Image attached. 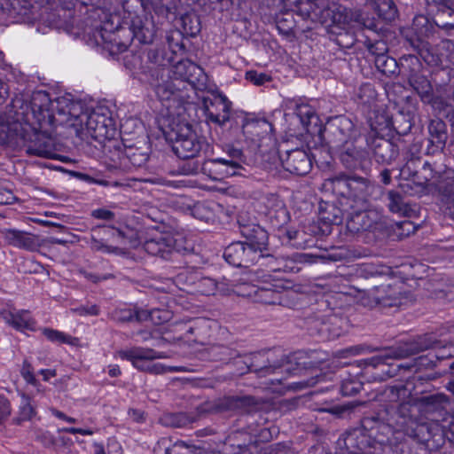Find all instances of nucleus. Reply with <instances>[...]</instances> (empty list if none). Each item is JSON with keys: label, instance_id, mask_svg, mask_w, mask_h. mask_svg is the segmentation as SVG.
Segmentation results:
<instances>
[{"label": "nucleus", "instance_id": "nucleus-1", "mask_svg": "<svg viewBox=\"0 0 454 454\" xmlns=\"http://www.w3.org/2000/svg\"><path fill=\"white\" fill-rule=\"evenodd\" d=\"M156 35V27L152 18L135 16L129 27H117L116 31L102 28L100 36L112 56L126 52L132 40L140 43H152Z\"/></svg>", "mask_w": 454, "mask_h": 454}, {"label": "nucleus", "instance_id": "nucleus-2", "mask_svg": "<svg viewBox=\"0 0 454 454\" xmlns=\"http://www.w3.org/2000/svg\"><path fill=\"white\" fill-rule=\"evenodd\" d=\"M391 411L382 408L365 415L360 421V427L346 431L339 439V444L343 442L348 450H362L364 444L363 441H358L359 435H367L380 444L387 442L395 427L390 418Z\"/></svg>", "mask_w": 454, "mask_h": 454}, {"label": "nucleus", "instance_id": "nucleus-3", "mask_svg": "<svg viewBox=\"0 0 454 454\" xmlns=\"http://www.w3.org/2000/svg\"><path fill=\"white\" fill-rule=\"evenodd\" d=\"M325 186L341 197L340 206H347L349 208L367 207L369 198L374 190V185L368 178L347 174H340L326 179Z\"/></svg>", "mask_w": 454, "mask_h": 454}, {"label": "nucleus", "instance_id": "nucleus-4", "mask_svg": "<svg viewBox=\"0 0 454 454\" xmlns=\"http://www.w3.org/2000/svg\"><path fill=\"white\" fill-rule=\"evenodd\" d=\"M166 141L180 159H190L207 153L211 148L205 137H199L189 124H175L164 130Z\"/></svg>", "mask_w": 454, "mask_h": 454}, {"label": "nucleus", "instance_id": "nucleus-5", "mask_svg": "<svg viewBox=\"0 0 454 454\" xmlns=\"http://www.w3.org/2000/svg\"><path fill=\"white\" fill-rule=\"evenodd\" d=\"M433 347L434 342L430 338L421 336L411 341L402 343L396 348L388 349L385 355L376 356L367 359L366 364L373 368H380L383 375L387 378H392L397 375V372L403 365L388 363V360L392 358H407L432 348Z\"/></svg>", "mask_w": 454, "mask_h": 454}, {"label": "nucleus", "instance_id": "nucleus-6", "mask_svg": "<svg viewBox=\"0 0 454 454\" xmlns=\"http://www.w3.org/2000/svg\"><path fill=\"white\" fill-rule=\"evenodd\" d=\"M223 155L205 160L201 165V171L214 180L241 175L244 169L246 156L242 150L231 145H225L223 148Z\"/></svg>", "mask_w": 454, "mask_h": 454}, {"label": "nucleus", "instance_id": "nucleus-7", "mask_svg": "<svg viewBox=\"0 0 454 454\" xmlns=\"http://www.w3.org/2000/svg\"><path fill=\"white\" fill-rule=\"evenodd\" d=\"M433 30L434 25L427 17L417 15L413 19L411 27L404 34L405 47L412 49L428 63L433 62V60L428 59L430 53L425 39L433 33Z\"/></svg>", "mask_w": 454, "mask_h": 454}, {"label": "nucleus", "instance_id": "nucleus-8", "mask_svg": "<svg viewBox=\"0 0 454 454\" xmlns=\"http://www.w3.org/2000/svg\"><path fill=\"white\" fill-rule=\"evenodd\" d=\"M55 125H67L77 133L83 131V123L89 114V110L80 101H71L66 98H56Z\"/></svg>", "mask_w": 454, "mask_h": 454}, {"label": "nucleus", "instance_id": "nucleus-9", "mask_svg": "<svg viewBox=\"0 0 454 454\" xmlns=\"http://www.w3.org/2000/svg\"><path fill=\"white\" fill-rule=\"evenodd\" d=\"M164 61V57L156 49H150L142 53L130 51L123 57L124 66L134 74L141 75L140 79L144 82L151 75L153 70L158 66H162Z\"/></svg>", "mask_w": 454, "mask_h": 454}, {"label": "nucleus", "instance_id": "nucleus-10", "mask_svg": "<svg viewBox=\"0 0 454 454\" xmlns=\"http://www.w3.org/2000/svg\"><path fill=\"white\" fill-rule=\"evenodd\" d=\"M364 208H348L347 215V229L351 233L371 231L381 232L386 228L382 216L375 211Z\"/></svg>", "mask_w": 454, "mask_h": 454}, {"label": "nucleus", "instance_id": "nucleus-11", "mask_svg": "<svg viewBox=\"0 0 454 454\" xmlns=\"http://www.w3.org/2000/svg\"><path fill=\"white\" fill-rule=\"evenodd\" d=\"M145 82H147L152 87L160 101H168L171 98H180L181 89L179 84L176 83V79H171L165 61L162 66H158L155 70H153V73Z\"/></svg>", "mask_w": 454, "mask_h": 454}, {"label": "nucleus", "instance_id": "nucleus-12", "mask_svg": "<svg viewBox=\"0 0 454 454\" xmlns=\"http://www.w3.org/2000/svg\"><path fill=\"white\" fill-rule=\"evenodd\" d=\"M360 139H356L346 145L340 152L339 159L342 166L348 170H360L367 174L372 166L369 152L359 144Z\"/></svg>", "mask_w": 454, "mask_h": 454}, {"label": "nucleus", "instance_id": "nucleus-13", "mask_svg": "<svg viewBox=\"0 0 454 454\" xmlns=\"http://www.w3.org/2000/svg\"><path fill=\"white\" fill-rule=\"evenodd\" d=\"M202 105L207 121L223 127L230 121L231 102L224 95L212 93L203 98Z\"/></svg>", "mask_w": 454, "mask_h": 454}, {"label": "nucleus", "instance_id": "nucleus-14", "mask_svg": "<svg viewBox=\"0 0 454 454\" xmlns=\"http://www.w3.org/2000/svg\"><path fill=\"white\" fill-rule=\"evenodd\" d=\"M262 254L242 241H236L225 247V261L238 268H249L260 262Z\"/></svg>", "mask_w": 454, "mask_h": 454}, {"label": "nucleus", "instance_id": "nucleus-15", "mask_svg": "<svg viewBox=\"0 0 454 454\" xmlns=\"http://www.w3.org/2000/svg\"><path fill=\"white\" fill-rule=\"evenodd\" d=\"M353 129L350 120L341 117L325 128L322 138L329 150H342L346 145H349L348 139Z\"/></svg>", "mask_w": 454, "mask_h": 454}, {"label": "nucleus", "instance_id": "nucleus-16", "mask_svg": "<svg viewBox=\"0 0 454 454\" xmlns=\"http://www.w3.org/2000/svg\"><path fill=\"white\" fill-rule=\"evenodd\" d=\"M238 224L239 233L245 239L243 243L256 248L262 254L269 251V234L264 228L241 215L238 216Z\"/></svg>", "mask_w": 454, "mask_h": 454}, {"label": "nucleus", "instance_id": "nucleus-17", "mask_svg": "<svg viewBox=\"0 0 454 454\" xmlns=\"http://www.w3.org/2000/svg\"><path fill=\"white\" fill-rule=\"evenodd\" d=\"M32 107V118L39 124L55 125L56 99L52 100L46 91L39 90L32 94L30 98Z\"/></svg>", "mask_w": 454, "mask_h": 454}, {"label": "nucleus", "instance_id": "nucleus-18", "mask_svg": "<svg viewBox=\"0 0 454 454\" xmlns=\"http://www.w3.org/2000/svg\"><path fill=\"white\" fill-rule=\"evenodd\" d=\"M372 133L365 138V143L371 150L378 163L390 164L398 156L399 150L396 145L383 137L377 136L374 132L378 127L371 124Z\"/></svg>", "mask_w": 454, "mask_h": 454}, {"label": "nucleus", "instance_id": "nucleus-19", "mask_svg": "<svg viewBox=\"0 0 454 454\" xmlns=\"http://www.w3.org/2000/svg\"><path fill=\"white\" fill-rule=\"evenodd\" d=\"M325 19L330 20L331 32L333 29L345 30L347 27L355 21L362 20V12L358 9H349L342 4L333 3L322 10Z\"/></svg>", "mask_w": 454, "mask_h": 454}, {"label": "nucleus", "instance_id": "nucleus-20", "mask_svg": "<svg viewBox=\"0 0 454 454\" xmlns=\"http://www.w3.org/2000/svg\"><path fill=\"white\" fill-rule=\"evenodd\" d=\"M308 254L301 253H294L292 255L274 256L267 252L263 253L260 265L267 268L270 272H294L299 271L297 263L308 262Z\"/></svg>", "mask_w": 454, "mask_h": 454}, {"label": "nucleus", "instance_id": "nucleus-21", "mask_svg": "<svg viewBox=\"0 0 454 454\" xmlns=\"http://www.w3.org/2000/svg\"><path fill=\"white\" fill-rule=\"evenodd\" d=\"M400 176L403 179L411 180L421 191L434 177L431 165L420 159H410L400 169Z\"/></svg>", "mask_w": 454, "mask_h": 454}, {"label": "nucleus", "instance_id": "nucleus-22", "mask_svg": "<svg viewBox=\"0 0 454 454\" xmlns=\"http://www.w3.org/2000/svg\"><path fill=\"white\" fill-rule=\"evenodd\" d=\"M278 155L283 168L291 174L305 176L312 168L311 159L303 149L279 150Z\"/></svg>", "mask_w": 454, "mask_h": 454}, {"label": "nucleus", "instance_id": "nucleus-23", "mask_svg": "<svg viewBox=\"0 0 454 454\" xmlns=\"http://www.w3.org/2000/svg\"><path fill=\"white\" fill-rule=\"evenodd\" d=\"M433 21L439 28L454 29V0H425Z\"/></svg>", "mask_w": 454, "mask_h": 454}, {"label": "nucleus", "instance_id": "nucleus-24", "mask_svg": "<svg viewBox=\"0 0 454 454\" xmlns=\"http://www.w3.org/2000/svg\"><path fill=\"white\" fill-rule=\"evenodd\" d=\"M83 130L96 140H106L114 132L113 121L105 113L90 111L83 123Z\"/></svg>", "mask_w": 454, "mask_h": 454}, {"label": "nucleus", "instance_id": "nucleus-25", "mask_svg": "<svg viewBox=\"0 0 454 454\" xmlns=\"http://www.w3.org/2000/svg\"><path fill=\"white\" fill-rule=\"evenodd\" d=\"M144 249L153 256L168 260L174 254L181 251V246L171 234H160L147 239Z\"/></svg>", "mask_w": 454, "mask_h": 454}, {"label": "nucleus", "instance_id": "nucleus-26", "mask_svg": "<svg viewBox=\"0 0 454 454\" xmlns=\"http://www.w3.org/2000/svg\"><path fill=\"white\" fill-rule=\"evenodd\" d=\"M175 74L180 79H176L178 84L188 82L196 90L206 87L207 76L203 69L190 60H181L175 66Z\"/></svg>", "mask_w": 454, "mask_h": 454}, {"label": "nucleus", "instance_id": "nucleus-27", "mask_svg": "<svg viewBox=\"0 0 454 454\" xmlns=\"http://www.w3.org/2000/svg\"><path fill=\"white\" fill-rule=\"evenodd\" d=\"M424 412L435 421H443L449 414L450 402L449 397L442 393L422 396L419 399Z\"/></svg>", "mask_w": 454, "mask_h": 454}, {"label": "nucleus", "instance_id": "nucleus-28", "mask_svg": "<svg viewBox=\"0 0 454 454\" xmlns=\"http://www.w3.org/2000/svg\"><path fill=\"white\" fill-rule=\"evenodd\" d=\"M118 355L121 359L130 361L133 366L137 369L147 372L149 365H151L148 361L167 357L163 352H158L153 348L141 347H134L129 349L120 350Z\"/></svg>", "mask_w": 454, "mask_h": 454}, {"label": "nucleus", "instance_id": "nucleus-29", "mask_svg": "<svg viewBox=\"0 0 454 454\" xmlns=\"http://www.w3.org/2000/svg\"><path fill=\"white\" fill-rule=\"evenodd\" d=\"M263 284L261 286L245 284L239 286V292H241V295L253 298L256 302L264 304H276L279 302V293L271 288L266 279H263Z\"/></svg>", "mask_w": 454, "mask_h": 454}, {"label": "nucleus", "instance_id": "nucleus-30", "mask_svg": "<svg viewBox=\"0 0 454 454\" xmlns=\"http://www.w3.org/2000/svg\"><path fill=\"white\" fill-rule=\"evenodd\" d=\"M0 234L5 242L18 248L36 251L41 244L35 235L15 230V229H0Z\"/></svg>", "mask_w": 454, "mask_h": 454}, {"label": "nucleus", "instance_id": "nucleus-31", "mask_svg": "<svg viewBox=\"0 0 454 454\" xmlns=\"http://www.w3.org/2000/svg\"><path fill=\"white\" fill-rule=\"evenodd\" d=\"M429 145L427 149V154H435L443 151L448 140L447 125L441 119L431 120L428 127Z\"/></svg>", "mask_w": 454, "mask_h": 454}, {"label": "nucleus", "instance_id": "nucleus-32", "mask_svg": "<svg viewBox=\"0 0 454 454\" xmlns=\"http://www.w3.org/2000/svg\"><path fill=\"white\" fill-rule=\"evenodd\" d=\"M376 300L380 308L399 307L402 305L403 296L399 289L390 284L376 286L373 288Z\"/></svg>", "mask_w": 454, "mask_h": 454}, {"label": "nucleus", "instance_id": "nucleus-33", "mask_svg": "<svg viewBox=\"0 0 454 454\" xmlns=\"http://www.w3.org/2000/svg\"><path fill=\"white\" fill-rule=\"evenodd\" d=\"M253 403L250 396H225L216 400L207 410L215 413L243 410Z\"/></svg>", "mask_w": 454, "mask_h": 454}, {"label": "nucleus", "instance_id": "nucleus-34", "mask_svg": "<svg viewBox=\"0 0 454 454\" xmlns=\"http://www.w3.org/2000/svg\"><path fill=\"white\" fill-rule=\"evenodd\" d=\"M35 140L26 146L27 153L42 158L54 159L56 153L53 140L40 134H35Z\"/></svg>", "mask_w": 454, "mask_h": 454}, {"label": "nucleus", "instance_id": "nucleus-35", "mask_svg": "<svg viewBox=\"0 0 454 454\" xmlns=\"http://www.w3.org/2000/svg\"><path fill=\"white\" fill-rule=\"evenodd\" d=\"M0 317L7 323L18 331L23 330H34L35 322L29 316V311L20 310L17 313H13L9 310H2Z\"/></svg>", "mask_w": 454, "mask_h": 454}, {"label": "nucleus", "instance_id": "nucleus-36", "mask_svg": "<svg viewBox=\"0 0 454 454\" xmlns=\"http://www.w3.org/2000/svg\"><path fill=\"white\" fill-rule=\"evenodd\" d=\"M408 82L413 90L419 95L423 103L428 105H433L434 103L433 86L422 72L410 78Z\"/></svg>", "mask_w": 454, "mask_h": 454}, {"label": "nucleus", "instance_id": "nucleus-37", "mask_svg": "<svg viewBox=\"0 0 454 454\" xmlns=\"http://www.w3.org/2000/svg\"><path fill=\"white\" fill-rule=\"evenodd\" d=\"M339 207L334 204L325 203L319 207V220L326 225L341 224L345 215H348V207L341 206Z\"/></svg>", "mask_w": 454, "mask_h": 454}, {"label": "nucleus", "instance_id": "nucleus-38", "mask_svg": "<svg viewBox=\"0 0 454 454\" xmlns=\"http://www.w3.org/2000/svg\"><path fill=\"white\" fill-rule=\"evenodd\" d=\"M438 191L444 214L454 220V176L440 182Z\"/></svg>", "mask_w": 454, "mask_h": 454}, {"label": "nucleus", "instance_id": "nucleus-39", "mask_svg": "<svg viewBox=\"0 0 454 454\" xmlns=\"http://www.w3.org/2000/svg\"><path fill=\"white\" fill-rule=\"evenodd\" d=\"M264 355L257 354L253 357V361L249 365V370L254 372L259 377H264L273 374L277 370L281 369L282 363H276L273 357L268 354L266 359H263Z\"/></svg>", "mask_w": 454, "mask_h": 454}, {"label": "nucleus", "instance_id": "nucleus-40", "mask_svg": "<svg viewBox=\"0 0 454 454\" xmlns=\"http://www.w3.org/2000/svg\"><path fill=\"white\" fill-rule=\"evenodd\" d=\"M125 150L127 148L118 140L107 138L103 144V153L106 159L115 168L121 167L126 160Z\"/></svg>", "mask_w": 454, "mask_h": 454}, {"label": "nucleus", "instance_id": "nucleus-41", "mask_svg": "<svg viewBox=\"0 0 454 454\" xmlns=\"http://www.w3.org/2000/svg\"><path fill=\"white\" fill-rule=\"evenodd\" d=\"M245 435L241 432L230 434L223 442V454H251L249 445L241 439Z\"/></svg>", "mask_w": 454, "mask_h": 454}, {"label": "nucleus", "instance_id": "nucleus-42", "mask_svg": "<svg viewBox=\"0 0 454 454\" xmlns=\"http://www.w3.org/2000/svg\"><path fill=\"white\" fill-rule=\"evenodd\" d=\"M309 330L311 335L318 336L322 340H333L340 335L337 329H333V323L330 319H313L309 323Z\"/></svg>", "mask_w": 454, "mask_h": 454}, {"label": "nucleus", "instance_id": "nucleus-43", "mask_svg": "<svg viewBox=\"0 0 454 454\" xmlns=\"http://www.w3.org/2000/svg\"><path fill=\"white\" fill-rule=\"evenodd\" d=\"M398 72L407 80L422 72L419 58L412 53L403 55L398 60Z\"/></svg>", "mask_w": 454, "mask_h": 454}, {"label": "nucleus", "instance_id": "nucleus-44", "mask_svg": "<svg viewBox=\"0 0 454 454\" xmlns=\"http://www.w3.org/2000/svg\"><path fill=\"white\" fill-rule=\"evenodd\" d=\"M31 101H27L22 96H16L11 103V112L16 122H31L32 118Z\"/></svg>", "mask_w": 454, "mask_h": 454}, {"label": "nucleus", "instance_id": "nucleus-45", "mask_svg": "<svg viewBox=\"0 0 454 454\" xmlns=\"http://www.w3.org/2000/svg\"><path fill=\"white\" fill-rule=\"evenodd\" d=\"M273 126L266 119L252 120L243 125V133L254 140L270 134Z\"/></svg>", "mask_w": 454, "mask_h": 454}, {"label": "nucleus", "instance_id": "nucleus-46", "mask_svg": "<svg viewBox=\"0 0 454 454\" xmlns=\"http://www.w3.org/2000/svg\"><path fill=\"white\" fill-rule=\"evenodd\" d=\"M295 114L300 120L303 129L308 133L312 132L310 129L312 124H314L315 127L317 125L318 118L312 106L308 104L297 105L295 108Z\"/></svg>", "mask_w": 454, "mask_h": 454}, {"label": "nucleus", "instance_id": "nucleus-47", "mask_svg": "<svg viewBox=\"0 0 454 454\" xmlns=\"http://www.w3.org/2000/svg\"><path fill=\"white\" fill-rule=\"evenodd\" d=\"M367 4L385 20L391 21L396 15V8L392 0H367Z\"/></svg>", "mask_w": 454, "mask_h": 454}, {"label": "nucleus", "instance_id": "nucleus-48", "mask_svg": "<svg viewBox=\"0 0 454 454\" xmlns=\"http://www.w3.org/2000/svg\"><path fill=\"white\" fill-rule=\"evenodd\" d=\"M35 415V408L32 405L31 397L22 394L19 406L18 415L13 418L12 421L16 425H21L23 421L30 420Z\"/></svg>", "mask_w": 454, "mask_h": 454}, {"label": "nucleus", "instance_id": "nucleus-49", "mask_svg": "<svg viewBox=\"0 0 454 454\" xmlns=\"http://www.w3.org/2000/svg\"><path fill=\"white\" fill-rule=\"evenodd\" d=\"M196 420L195 417L184 412L168 413L162 418L163 424L171 427H184Z\"/></svg>", "mask_w": 454, "mask_h": 454}, {"label": "nucleus", "instance_id": "nucleus-50", "mask_svg": "<svg viewBox=\"0 0 454 454\" xmlns=\"http://www.w3.org/2000/svg\"><path fill=\"white\" fill-rule=\"evenodd\" d=\"M379 37L380 36L364 35V44L375 59L387 55L388 52L387 43Z\"/></svg>", "mask_w": 454, "mask_h": 454}, {"label": "nucleus", "instance_id": "nucleus-51", "mask_svg": "<svg viewBox=\"0 0 454 454\" xmlns=\"http://www.w3.org/2000/svg\"><path fill=\"white\" fill-rule=\"evenodd\" d=\"M385 410H391L390 418L394 425H399L396 417L406 419L411 416L412 405L409 402H402L400 403H390L384 407Z\"/></svg>", "mask_w": 454, "mask_h": 454}, {"label": "nucleus", "instance_id": "nucleus-52", "mask_svg": "<svg viewBox=\"0 0 454 454\" xmlns=\"http://www.w3.org/2000/svg\"><path fill=\"white\" fill-rule=\"evenodd\" d=\"M182 27L184 34L196 36L201 29L200 17L196 13H185L181 17Z\"/></svg>", "mask_w": 454, "mask_h": 454}, {"label": "nucleus", "instance_id": "nucleus-53", "mask_svg": "<svg viewBox=\"0 0 454 454\" xmlns=\"http://www.w3.org/2000/svg\"><path fill=\"white\" fill-rule=\"evenodd\" d=\"M276 27L278 32L284 35L289 36L294 35L295 20L293 13L285 12L278 15L276 18Z\"/></svg>", "mask_w": 454, "mask_h": 454}, {"label": "nucleus", "instance_id": "nucleus-54", "mask_svg": "<svg viewBox=\"0 0 454 454\" xmlns=\"http://www.w3.org/2000/svg\"><path fill=\"white\" fill-rule=\"evenodd\" d=\"M298 12L303 19H315L322 11L317 0H300L298 2Z\"/></svg>", "mask_w": 454, "mask_h": 454}, {"label": "nucleus", "instance_id": "nucleus-55", "mask_svg": "<svg viewBox=\"0 0 454 454\" xmlns=\"http://www.w3.org/2000/svg\"><path fill=\"white\" fill-rule=\"evenodd\" d=\"M374 62L378 70L384 74H394L398 70V61L387 54L376 58Z\"/></svg>", "mask_w": 454, "mask_h": 454}, {"label": "nucleus", "instance_id": "nucleus-56", "mask_svg": "<svg viewBox=\"0 0 454 454\" xmlns=\"http://www.w3.org/2000/svg\"><path fill=\"white\" fill-rule=\"evenodd\" d=\"M278 208L269 210V217L276 227H282L289 221V214L282 201L277 204Z\"/></svg>", "mask_w": 454, "mask_h": 454}, {"label": "nucleus", "instance_id": "nucleus-57", "mask_svg": "<svg viewBox=\"0 0 454 454\" xmlns=\"http://www.w3.org/2000/svg\"><path fill=\"white\" fill-rule=\"evenodd\" d=\"M385 395L391 403H396L398 401L405 399L410 393L403 384L387 387Z\"/></svg>", "mask_w": 454, "mask_h": 454}, {"label": "nucleus", "instance_id": "nucleus-58", "mask_svg": "<svg viewBox=\"0 0 454 454\" xmlns=\"http://www.w3.org/2000/svg\"><path fill=\"white\" fill-rule=\"evenodd\" d=\"M113 317L115 321L125 323L129 321H143V317L138 310L131 309H118L113 312Z\"/></svg>", "mask_w": 454, "mask_h": 454}, {"label": "nucleus", "instance_id": "nucleus-59", "mask_svg": "<svg viewBox=\"0 0 454 454\" xmlns=\"http://www.w3.org/2000/svg\"><path fill=\"white\" fill-rule=\"evenodd\" d=\"M125 156L126 160H128L133 166L137 168L144 166L149 159V156L146 153H144L137 148L131 147L125 150Z\"/></svg>", "mask_w": 454, "mask_h": 454}, {"label": "nucleus", "instance_id": "nucleus-60", "mask_svg": "<svg viewBox=\"0 0 454 454\" xmlns=\"http://www.w3.org/2000/svg\"><path fill=\"white\" fill-rule=\"evenodd\" d=\"M388 207L393 213H403L405 211V202L403 197L399 192L389 191L387 192Z\"/></svg>", "mask_w": 454, "mask_h": 454}, {"label": "nucleus", "instance_id": "nucleus-61", "mask_svg": "<svg viewBox=\"0 0 454 454\" xmlns=\"http://www.w3.org/2000/svg\"><path fill=\"white\" fill-rule=\"evenodd\" d=\"M44 336L52 342H59V343H69L74 345L76 340L75 338H73L69 335L65 334L62 332L53 330L51 328H44L43 331Z\"/></svg>", "mask_w": 454, "mask_h": 454}, {"label": "nucleus", "instance_id": "nucleus-62", "mask_svg": "<svg viewBox=\"0 0 454 454\" xmlns=\"http://www.w3.org/2000/svg\"><path fill=\"white\" fill-rule=\"evenodd\" d=\"M356 96L359 99V103L370 105L376 98V91L372 84L364 83L358 89Z\"/></svg>", "mask_w": 454, "mask_h": 454}, {"label": "nucleus", "instance_id": "nucleus-63", "mask_svg": "<svg viewBox=\"0 0 454 454\" xmlns=\"http://www.w3.org/2000/svg\"><path fill=\"white\" fill-rule=\"evenodd\" d=\"M196 289L203 295L214 294L216 290V282L210 278H201L196 282Z\"/></svg>", "mask_w": 454, "mask_h": 454}, {"label": "nucleus", "instance_id": "nucleus-64", "mask_svg": "<svg viewBox=\"0 0 454 454\" xmlns=\"http://www.w3.org/2000/svg\"><path fill=\"white\" fill-rule=\"evenodd\" d=\"M400 454H429V450L423 443L414 442L411 444H403Z\"/></svg>", "mask_w": 454, "mask_h": 454}]
</instances>
